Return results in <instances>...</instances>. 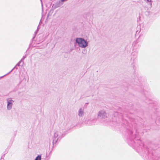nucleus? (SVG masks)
<instances>
[{
  "mask_svg": "<svg viewBox=\"0 0 160 160\" xmlns=\"http://www.w3.org/2000/svg\"><path fill=\"white\" fill-rule=\"evenodd\" d=\"M129 138H128L127 142L128 144L133 147L140 153L149 154V150L147 147H145L143 144L141 142L138 134L136 133L134 136L132 135V132L131 130L128 131Z\"/></svg>",
  "mask_w": 160,
  "mask_h": 160,
  "instance_id": "nucleus-1",
  "label": "nucleus"
},
{
  "mask_svg": "<svg viewBox=\"0 0 160 160\" xmlns=\"http://www.w3.org/2000/svg\"><path fill=\"white\" fill-rule=\"evenodd\" d=\"M65 136V134L62 133L61 132L57 131L55 132L52 138L53 147L56 145L55 144L58 141H60Z\"/></svg>",
  "mask_w": 160,
  "mask_h": 160,
  "instance_id": "nucleus-2",
  "label": "nucleus"
},
{
  "mask_svg": "<svg viewBox=\"0 0 160 160\" xmlns=\"http://www.w3.org/2000/svg\"><path fill=\"white\" fill-rule=\"evenodd\" d=\"M76 42L78 44L79 47L82 48H85L88 46V42L83 38H77Z\"/></svg>",
  "mask_w": 160,
  "mask_h": 160,
  "instance_id": "nucleus-3",
  "label": "nucleus"
},
{
  "mask_svg": "<svg viewBox=\"0 0 160 160\" xmlns=\"http://www.w3.org/2000/svg\"><path fill=\"white\" fill-rule=\"evenodd\" d=\"M6 101L7 103V109L9 111L11 110L12 108L14 101L11 98H7Z\"/></svg>",
  "mask_w": 160,
  "mask_h": 160,
  "instance_id": "nucleus-4",
  "label": "nucleus"
},
{
  "mask_svg": "<svg viewBox=\"0 0 160 160\" xmlns=\"http://www.w3.org/2000/svg\"><path fill=\"white\" fill-rule=\"evenodd\" d=\"M139 78H140L141 79V77H138V76H136L134 79L133 84L134 85H136L138 86H140L141 85L142 86L143 85L145 84V83H143L141 80L140 81Z\"/></svg>",
  "mask_w": 160,
  "mask_h": 160,
  "instance_id": "nucleus-5",
  "label": "nucleus"
},
{
  "mask_svg": "<svg viewBox=\"0 0 160 160\" xmlns=\"http://www.w3.org/2000/svg\"><path fill=\"white\" fill-rule=\"evenodd\" d=\"M108 116L107 114L104 110H101L100 111L98 114V118H105Z\"/></svg>",
  "mask_w": 160,
  "mask_h": 160,
  "instance_id": "nucleus-6",
  "label": "nucleus"
},
{
  "mask_svg": "<svg viewBox=\"0 0 160 160\" xmlns=\"http://www.w3.org/2000/svg\"><path fill=\"white\" fill-rule=\"evenodd\" d=\"M97 119L95 118H91L90 119H87L85 122L86 123L89 125H94L95 124Z\"/></svg>",
  "mask_w": 160,
  "mask_h": 160,
  "instance_id": "nucleus-7",
  "label": "nucleus"
},
{
  "mask_svg": "<svg viewBox=\"0 0 160 160\" xmlns=\"http://www.w3.org/2000/svg\"><path fill=\"white\" fill-rule=\"evenodd\" d=\"M145 97V102L148 104H152L153 103V101L151 100L147 96L149 97V94L148 92L145 91L144 92Z\"/></svg>",
  "mask_w": 160,
  "mask_h": 160,
  "instance_id": "nucleus-8",
  "label": "nucleus"
},
{
  "mask_svg": "<svg viewBox=\"0 0 160 160\" xmlns=\"http://www.w3.org/2000/svg\"><path fill=\"white\" fill-rule=\"evenodd\" d=\"M84 108H80L78 111V116L79 117H82L84 116Z\"/></svg>",
  "mask_w": 160,
  "mask_h": 160,
  "instance_id": "nucleus-9",
  "label": "nucleus"
},
{
  "mask_svg": "<svg viewBox=\"0 0 160 160\" xmlns=\"http://www.w3.org/2000/svg\"><path fill=\"white\" fill-rule=\"evenodd\" d=\"M62 1H57L56 3H55L54 4H53L52 7H54L55 8H56L58 7H60L61 5V2Z\"/></svg>",
  "mask_w": 160,
  "mask_h": 160,
  "instance_id": "nucleus-10",
  "label": "nucleus"
},
{
  "mask_svg": "<svg viewBox=\"0 0 160 160\" xmlns=\"http://www.w3.org/2000/svg\"><path fill=\"white\" fill-rule=\"evenodd\" d=\"M21 62L20 61L7 74L3 75V76H2V77H0V79H1V78H3V77H4L6 75L8 74V73H10L11 72H12L15 68H16V67H17V66H19L20 65V63L21 62Z\"/></svg>",
  "mask_w": 160,
  "mask_h": 160,
  "instance_id": "nucleus-11",
  "label": "nucleus"
},
{
  "mask_svg": "<svg viewBox=\"0 0 160 160\" xmlns=\"http://www.w3.org/2000/svg\"><path fill=\"white\" fill-rule=\"evenodd\" d=\"M145 2L149 6V7L151 8L152 7V0H144Z\"/></svg>",
  "mask_w": 160,
  "mask_h": 160,
  "instance_id": "nucleus-12",
  "label": "nucleus"
},
{
  "mask_svg": "<svg viewBox=\"0 0 160 160\" xmlns=\"http://www.w3.org/2000/svg\"><path fill=\"white\" fill-rule=\"evenodd\" d=\"M138 55V52H132V55L133 56V57L131 58V59H133L134 61V59L137 57Z\"/></svg>",
  "mask_w": 160,
  "mask_h": 160,
  "instance_id": "nucleus-13",
  "label": "nucleus"
},
{
  "mask_svg": "<svg viewBox=\"0 0 160 160\" xmlns=\"http://www.w3.org/2000/svg\"><path fill=\"white\" fill-rule=\"evenodd\" d=\"M40 25H38L37 28V29L35 32V35H34V36L33 37L32 39V40H33L34 39V38H35V37L36 35L37 34V33L38 32V31L40 29Z\"/></svg>",
  "mask_w": 160,
  "mask_h": 160,
  "instance_id": "nucleus-14",
  "label": "nucleus"
},
{
  "mask_svg": "<svg viewBox=\"0 0 160 160\" xmlns=\"http://www.w3.org/2000/svg\"><path fill=\"white\" fill-rule=\"evenodd\" d=\"M137 43L138 42L137 41H136L135 42H134L133 43L132 45H133L134 44V48H135L136 47H137V48H139V45L137 44Z\"/></svg>",
  "mask_w": 160,
  "mask_h": 160,
  "instance_id": "nucleus-15",
  "label": "nucleus"
},
{
  "mask_svg": "<svg viewBox=\"0 0 160 160\" xmlns=\"http://www.w3.org/2000/svg\"><path fill=\"white\" fill-rule=\"evenodd\" d=\"M35 160H41V156L38 155L35 158Z\"/></svg>",
  "mask_w": 160,
  "mask_h": 160,
  "instance_id": "nucleus-16",
  "label": "nucleus"
},
{
  "mask_svg": "<svg viewBox=\"0 0 160 160\" xmlns=\"http://www.w3.org/2000/svg\"><path fill=\"white\" fill-rule=\"evenodd\" d=\"M26 58V55H25V56H23L21 60H20V61L21 62H22L23 63V61L24 60V59Z\"/></svg>",
  "mask_w": 160,
  "mask_h": 160,
  "instance_id": "nucleus-17",
  "label": "nucleus"
},
{
  "mask_svg": "<svg viewBox=\"0 0 160 160\" xmlns=\"http://www.w3.org/2000/svg\"><path fill=\"white\" fill-rule=\"evenodd\" d=\"M153 107V108L154 109H157V107L156 106V105L155 104V103H154Z\"/></svg>",
  "mask_w": 160,
  "mask_h": 160,
  "instance_id": "nucleus-18",
  "label": "nucleus"
},
{
  "mask_svg": "<svg viewBox=\"0 0 160 160\" xmlns=\"http://www.w3.org/2000/svg\"><path fill=\"white\" fill-rule=\"evenodd\" d=\"M5 154H4L2 157H1L0 160H4V159L3 158L5 157Z\"/></svg>",
  "mask_w": 160,
  "mask_h": 160,
  "instance_id": "nucleus-19",
  "label": "nucleus"
},
{
  "mask_svg": "<svg viewBox=\"0 0 160 160\" xmlns=\"http://www.w3.org/2000/svg\"><path fill=\"white\" fill-rule=\"evenodd\" d=\"M42 23V21H41V20L40 21V22H39V24L38 25H40V24H41V23Z\"/></svg>",
  "mask_w": 160,
  "mask_h": 160,
  "instance_id": "nucleus-20",
  "label": "nucleus"
},
{
  "mask_svg": "<svg viewBox=\"0 0 160 160\" xmlns=\"http://www.w3.org/2000/svg\"><path fill=\"white\" fill-rule=\"evenodd\" d=\"M86 52V51L85 50H84V51H82V52L83 53H85Z\"/></svg>",
  "mask_w": 160,
  "mask_h": 160,
  "instance_id": "nucleus-21",
  "label": "nucleus"
},
{
  "mask_svg": "<svg viewBox=\"0 0 160 160\" xmlns=\"http://www.w3.org/2000/svg\"><path fill=\"white\" fill-rule=\"evenodd\" d=\"M156 119L157 120L158 119H159V118L158 116H157L156 118Z\"/></svg>",
  "mask_w": 160,
  "mask_h": 160,
  "instance_id": "nucleus-22",
  "label": "nucleus"
},
{
  "mask_svg": "<svg viewBox=\"0 0 160 160\" xmlns=\"http://www.w3.org/2000/svg\"><path fill=\"white\" fill-rule=\"evenodd\" d=\"M158 113V112H157V113L156 114V116H157L158 114V115L159 114V113Z\"/></svg>",
  "mask_w": 160,
  "mask_h": 160,
  "instance_id": "nucleus-23",
  "label": "nucleus"
},
{
  "mask_svg": "<svg viewBox=\"0 0 160 160\" xmlns=\"http://www.w3.org/2000/svg\"><path fill=\"white\" fill-rule=\"evenodd\" d=\"M132 66H135L134 65V64H133V63L132 64Z\"/></svg>",
  "mask_w": 160,
  "mask_h": 160,
  "instance_id": "nucleus-24",
  "label": "nucleus"
},
{
  "mask_svg": "<svg viewBox=\"0 0 160 160\" xmlns=\"http://www.w3.org/2000/svg\"><path fill=\"white\" fill-rule=\"evenodd\" d=\"M118 113L117 112H115V115L117 113Z\"/></svg>",
  "mask_w": 160,
  "mask_h": 160,
  "instance_id": "nucleus-25",
  "label": "nucleus"
},
{
  "mask_svg": "<svg viewBox=\"0 0 160 160\" xmlns=\"http://www.w3.org/2000/svg\"><path fill=\"white\" fill-rule=\"evenodd\" d=\"M130 87H130V86H129V87H128V88L129 89V88H130Z\"/></svg>",
  "mask_w": 160,
  "mask_h": 160,
  "instance_id": "nucleus-26",
  "label": "nucleus"
},
{
  "mask_svg": "<svg viewBox=\"0 0 160 160\" xmlns=\"http://www.w3.org/2000/svg\"><path fill=\"white\" fill-rule=\"evenodd\" d=\"M21 81H20V82H19V84H20L21 83Z\"/></svg>",
  "mask_w": 160,
  "mask_h": 160,
  "instance_id": "nucleus-27",
  "label": "nucleus"
},
{
  "mask_svg": "<svg viewBox=\"0 0 160 160\" xmlns=\"http://www.w3.org/2000/svg\"><path fill=\"white\" fill-rule=\"evenodd\" d=\"M16 68V69H18V68L17 67H16V68Z\"/></svg>",
  "mask_w": 160,
  "mask_h": 160,
  "instance_id": "nucleus-28",
  "label": "nucleus"
},
{
  "mask_svg": "<svg viewBox=\"0 0 160 160\" xmlns=\"http://www.w3.org/2000/svg\"><path fill=\"white\" fill-rule=\"evenodd\" d=\"M133 69H134V67H133Z\"/></svg>",
  "mask_w": 160,
  "mask_h": 160,
  "instance_id": "nucleus-29",
  "label": "nucleus"
},
{
  "mask_svg": "<svg viewBox=\"0 0 160 160\" xmlns=\"http://www.w3.org/2000/svg\"><path fill=\"white\" fill-rule=\"evenodd\" d=\"M152 160H156L153 159Z\"/></svg>",
  "mask_w": 160,
  "mask_h": 160,
  "instance_id": "nucleus-30",
  "label": "nucleus"
}]
</instances>
